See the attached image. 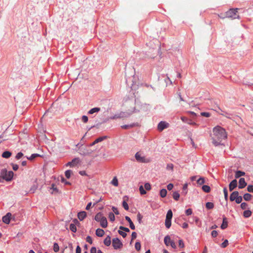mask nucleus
<instances>
[{
    "mask_svg": "<svg viewBox=\"0 0 253 253\" xmlns=\"http://www.w3.org/2000/svg\"><path fill=\"white\" fill-rule=\"evenodd\" d=\"M238 8H231L225 12V17L230 18L231 19L239 18V16L237 14Z\"/></svg>",
    "mask_w": 253,
    "mask_h": 253,
    "instance_id": "2",
    "label": "nucleus"
},
{
    "mask_svg": "<svg viewBox=\"0 0 253 253\" xmlns=\"http://www.w3.org/2000/svg\"><path fill=\"white\" fill-rule=\"evenodd\" d=\"M111 237L109 236H108L104 240V244L106 246H109L111 245Z\"/></svg>",
    "mask_w": 253,
    "mask_h": 253,
    "instance_id": "23",
    "label": "nucleus"
},
{
    "mask_svg": "<svg viewBox=\"0 0 253 253\" xmlns=\"http://www.w3.org/2000/svg\"><path fill=\"white\" fill-rule=\"evenodd\" d=\"M227 226H228L227 219V218L224 216L223 217L222 223L220 227L222 229H225L227 227Z\"/></svg>",
    "mask_w": 253,
    "mask_h": 253,
    "instance_id": "15",
    "label": "nucleus"
},
{
    "mask_svg": "<svg viewBox=\"0 0 253 253\" xmlns=\"http://www.w3.org/2000/svg\"><path fill=\"white\" fill-rule=\"evenodd\" d=\"M227 133L223 128L216 126L213 128L212 143L215 146L222 145L221 141L227 138Z\"/></svg>",
    "mask_w": 253,
    "mask_h": 253,
    "instance_id": "1",
    "label": "nucleus"
},
{
    "mask_svg": "<svg viewBox=\"0 0 253 253\" xmlns=\"http://www.w3.org/2000/svg\"><path fill=\"white\" fill-rule=\"evenodd\" d=\"M139 190L140 193L141 195H144L146 193V192L145 190V189H144V187L142 185H141L139 187Z\"/></svg>",
    "mask_w": 253,
    "mask_h": 253,
    "instance_id": "42",
    "label": "nucleus"
},
{
    "mask_svg": "<svg viewBox=\"0 0 253 253\" xmlns=\"http://www.w3.org/2000/svg\"><path fill=\"white\" fill-rule=\"evenodd\" d=\"M72 173V171L71 170H67L65 172V175L67 178H70L71 174Z\"/></svg>",
    "mask_w": 253,
    "mask_h": 253,
    "instance_id": "37",
    "label": "nucleus"
},
{
    "mask_svg": "<svg viewBox=\"0 0 253 253\" xmlns=\"http://www.w3.org/2000/svg\"><path fill=\"white\" fill-rule=\"evenodd\" d=\"M127 199H128V197L126 196H124V201L122 203V205H123L124 208L126 211L128 210L129 209L128 205L126 202V201L127 200Z\"/></svg>",
    "mask_w": 253,
    "mask_h": 253,
    "instance_id": "18",
    "label": "nucleus"
},
{
    "mask_svg": "<svg viewBox=\"0 0 253 253\" xmlns=\"http://www.w3.org/2000/svg\"><path fill=\"white\" fill-rule=\"evenodd\" d=\"M135 248L136 250L139 251L141 249V244L139 242H136L135 244Z\"/></svg>",
    "mask_w": 253,
    "mask_h": 253,
    "instance_id": "40",
    "label": "nucleus"
},
{
    "mask_svg": "<svg viewBox=\"0 0 253 253\" xmlns=\"http://www.w3.org/2000/svg\"><path fill=\"white\" fill-rule=\"evenodd\" d=\"M104 217L102 213L98 212L96 214L94 219L96 221L99 222Z\"/></svg>",
    "mask_w": 253,
    "mask_h": 253,
    "instance_id": "21",
    "label": "nucleus"
},
{
    "mask_svg": "<svg viewBox=\"0 0 253 253\" xmlns=\"http://www.w3.org/2000/svg\"><path fill=\"white\" fill-rule=\"evenodd\" d=\"M120 229V230H122L123 231H124L125 232H129L130 231H129V229L127 228V227H125L124 226H121L120 227H119Z\"/></svg>",
    "mask_w": 253,
    "mask_h": 253,
    "instance_id": "49",
    "label": "nucleus"
},
{
    "mask_svg": "<svg viewBox=\"0 0 253 253\" xmlns=\"http://www.w3.org/2000/svg\"><path fill=\"white\" fill-rule=\"evenodd\" d=\"M137 237V234L135 232H133L131 234V241L135 239Z\"/></svg>",
    "mask_w": 253,
    "mask_h": 253,
    "instance_id": "63",
    "label": "nucleus"
},
{
    "mask_svg": "<svg viewBox=\"0 0 253 253\" xmlns=\"http://www.w3.org/2000/svg\"><path fill=\"white\" fill-rule=\"evenodd\" d=\"M169 124L166 123V122L161 121L160 122L158 125V129L161 131L163 130L165 128H166L168 127Z\"/></svg>",
    "mask_w": 253,
    "mask_h": 253,
    "instance_id": "7",
    "label": "nucleus"
},
{
    "mask_svg": "<svg viewBox=\"0 0 253 253\" xmlns=\"http://www.w3.org/2000/svg\"><path fill=\"white\" fill-rule=\"evenodd\" d=\"M245 175V172L241 170H237L235 173V177L236 178H239L242 176Z\"/></svg>",
    "mask_w": 253,
    "mask_h": 253,
    "instance_id": "24",
    "label": "nucleus"
},
{
    "mask_svg": "<svg viewBox=\"0 0 253 253\" xmlns=\"http://www.w3.org/2000/svg\"><path fill=\"white\" fill-rule=\"evenodd\" d=\"M23 154L22 152H19L17 154V155L15 156V158L17 160L20 159V158L23 157Z\"/></svg>",
    "mask_w": 253,
    "mask_h": 253,
    "instance_id": "50",
    "label": "nucleus"
},
{
    "mask_svg": "<svg viewBox=\"0 0 253 253\" xmlns=\"http://www.w3.org/2000/svg\"><path fill=\"white\" fill-rule=\"evenodd\" d=\"M100 225L103 228H106L107 227L108 222L107 219L105 217H103L100 221Z\"/></svg>",
    "mask_w": 253,
    "mask_h": 253,
    "instance_id": "16",
    "label": "nucleus"
},
{
    "mask_svg": "<svg viewBox=\"0 0 253 253\" xmlns=\"http://www.w3.org/2000/svg\"><path fill=\"white\" fill-rule=\"evenodd\" d=\"M185 214L188 216L192 214V210L191 209H188L185 211Z\"/></svg>",
    "mask_w": 253,
    "mask_h": 253,
    "instance_id": "48",
    "label": "nucleus"
},
{
    "mask_svg": "<svg viewBox=\"0 0 253 253\" xmlns=\"http://www.w3.org/2000/svg\"><path fill=\"white\" fill-rule=\"evenodd\" d=\"M237 186V181L236 179L233 180L229 185L230 191H232Z\"/></svg>",
    "mask_w": 253,
    "mask_h": 253,
    "instance_id": "10",
    "label": "nucleus"
},
{
    "mask_svg": "<svg viewBox=\"0 0 253 253\" xmlns=\"http://www.w3.org/2000/svg\"><path fill=\"white\" fill-rule=\"evenodd\" d=\"M86 241L87 242H88V243H89L90 244H92V238L89 236H88L86 237Z\"/></svg>",
    "mask_w": 253,
    "mask_h": 253,
    "instance_id": "53",
    "label": "nucleus"
},
{
    "mask_svg": "<svg viewBox=\"0 0 253 253\" xmlns=\"http://www.w3.org/2000/svg\"><path fill=\"white\" fill-rule=\"evenodd\" d=\"M100 110V108L99 107H95L90 109L88 112V114H93L95 113H98Z\"/></svg>",
    "mask_w": 253,
    "mask_h": 253,
    "instance_id": "22",
    "label": "nucleus"
},
{
    "mask_svg": "<svg viewBox=\"0 0 253 253\" xmlns=\"http://www.w3.org/2000/svg\"><path fill=\"white\" fill-rule=\"evenodd\" d=\"M79 162V159L78 158H74L72 160V161L69 162L66 164V166H70L71 167H73L75 166Z\"/></svg>",
    "mask_w": 253,
    "mask_h": 253,
    "instance_id": "8",
    "label": "nucleus"
},
{
    "mask_svg": "<svg viewBox=\"0 0 253 253\" xmlns=\"http://www.w3.org/2000/svg\"><path fill=\"white\" fill-rule=\"evenodd\" d=\"M109 218L111 221H114L115 219L114 214L113 212H110L109 213Z\"/></svg>",
    "mask_w": 253,
    "mask_h": 253,
    "instance_id": "39",
    "label": "nucleus"
},
{
    "mask_svg": "<svg viewBox=\"0 0 253 253\" xmlns=\"http://www.w3.org/2000/svg\"><path fill=\"white\" fill-rule=\"evenodd\" d=\"M206 207L209 210L212 209L214 207V204L211 202H207L206 204Z\"/></svg>",
    "mask_w": 253,
    "mask_h": 253,
    "instance_id": "34",
    "label": "nucleus"
},
{
    "mask_svg": "<svg viewBox=\"0 0 253 253\" xmlns=\"http://www.w3.org/2000/svg\"><path fill=\"white\" fill-rule=\"evenodd\" d=\"M143 218V216L139 212L137 215V219L138 222L140 224L142 222V219Z\"/></svg>",
    "mask_w": 253,
    "mask_h": 253,
    "instance_id": "45",
    "label": "nucleus"
},
{
    "mask_svg": "<svg viewBox=\"0 0 253 253\" xmlns=\"http://www.w3.org/2000/svg\"><path fill=\"white\" fill-rule=\"evenodd\" d=\"M170 241V237L169 235L166 236L164 238V243L167 246L169 245Z\"/></svg>",
    "mask_w": 253,
    "mask_h": 253,
    "instance_id": "28",
    "label": "nucleus"
},
{
    "mask_svg": "<svg viewBox=\"0 0 253 253\" xmlns=\"http://www.w3.org/2000/svg\"><path fill=\"white\" fill-rule=\"evenodd\" d=\"M217 234V232L216 230H213L211 233V235L213 238L216 237Z\"/></svg>",
    "mask_w": 253,
    "mask_h": 253,
    "instance_id": "59",
    "label": "nucleus"
},
{
    "mask_svg": "<svg viewBox=\"0 0 253 253\" xmlns=\"http://www.w3.org/2000/svg\"><path fill=\"white\" fill-rule=\"evenodd\" d=\"M70 229L73 232H76L77 231V228L76 225L73 224L71 223L70 225Z\"/></svg>",
    "mask_w": 253,
    "mask_h": 253,
    "instance_id": "36",
    "label": "nucleus"
},
{
    "mask_svg": "<svg viewBox=\"0 0 253 253\" xmlns=\"http://www.w3.org/2000/svg\"><path fill=\"white\" fill-rule=\"evenodd\" d=\"M241 208L242 210H246L248 208V204L246 203H242L241 204Z\"/></svg>",
    "mask_w": 253,
    "mask_h": 253,
    "instance_id": "46",
    "label": "nucleus"
},
{
    "mask_svg": "<svg viewBox=\"0 0 253 253\" xmlns=\"http://www.w3.org/2000/svg\"><path fill=\"white\" fill-rule=\"evenodd\" d=\"M247 190L249 192L253 193V185H249L247 187Z\"/></svg>",
    "mask_w": 253,
    "mask_h": 253,
    "instance_id": "58",
    "label": "nucleus"
},
{
    "mask_svg": "<svg viewBox=\"0 0 253 253\" xmlns=\"http://www.w3.org/2000/svg\"><path fill=\"white\" fill-rule=\"evenodd\" d=\"M243 198L245 201H249L251 200L252 195L249 193H246L244 195Z\"/></svg>",
    "mask_w": 253,
    "mask_h": 253,
    "instance_id": "32",
    "label": "nucleus"
},
{
    "mask_svg": "<svg viewBox=\"0 0 253 253\" xmlns=\"http://www.w3.org/2000/svg\"><path fill=\"white\" fill-rule=\"evenodd\" d=\"M135 158L137 162L141 163H147V161H146V159L144 157L141 156L139 152H137L135 155Z\"/></svg>",
    "mask_w": 253,
    "mask_h": 253,
    "instance_id": "6",
    "label": "nucleus"
},
{
    "mask_svg": "<svg viewBox=\"0 0 253 253\" xmlns=\"http://www.w3.org/2000/svg\"><path fill=\"white\" fill-rule=\"evenodd\" d=\"M118 233H119V234L120 235L122 236V237L123 238H125L126 236V235H127V234H126V232H124L123 231H121V230H119L118 231Z\"/></svg>",
    "mask_w": 253,
    "mask_h": 253,
    "instance_id": "54",
    "label": "nucleus"
},
{
    "mask_svg": "<svg viewBox=\"0 0 253 253\" xmlns=\"http://www.w3.org/2000/svg\"><path fill=\"white\" fill-rule=\"evenodd\" d=\"M223 193L224 195V198L226 201L228 200V191L226 187L223 188Z\"/></svg>",
    "mask_w": 253,
    "mask_h": 253,
    "instance_id": "41",
    "label": "nucleus"
},
{
    "mask_svg": "<svg viewBox=\"0 0 253 253\" xmlns=\"http://www.w3.org/2000/svg\"><path fill=\"white\" fill-rule=\"evenodd\" d=\"M205 182V178L204 177H200L197 180V183L198 185H201L203 184Z\"/></svg>",
    "mask_w": 253,
    "mask_h": 253,
    "instance_id": "35",
    "label": "nucleus"
},
{
    "mask_svg": "<svg viewBox=\"0 0 253 253\" xmlns=\"http://www.w3.org/2000/svg\"><path fill=\"white\" fill-rule=\"evenodd\" d=\"M173 168V165L172 164H169L167 165V169H168L172 170Z\"/></svg>",
    "mask_w": 253,
    "mask_h": 253,
    "instance_id": "64",
    "label": "nucleus"
},
{
    "mask_svg": "<svg viewBox=\"0 0 253 253\" xmlns=\"http://www.w3.org/2000/svg\"><path fill=\"white\" fill-rule=\"evenodd\" d=\"M247 183L245 181V179L244 178H240L239 181V186L238 187L239 189H243L247 185Z\"/></svg>",
    "mask_w": 253,
    "mask_h": 253,
    "instance_id": "11",
    "label": "nucleus"
},
{
    "mask_svg": "<svg viewBox=\"0 0 253 253\" xmlns=\"http://www.w3.org/2000/svg\"><path fill=\"white\" fill-rule=\"evenodd\" d=\"M167 191L166 189H162L160 190V195L162 198H164L167 196Z\"/></svg>",
    "mask_w": 253,
    "mask_h": 253,
    "instance_id": "27",
    "label": "nucleus"
},
{
    "mask_svg": "<svg viewBox=\"0 0 253 253\" xmlns=\"http://www.w3.org/2000/svg\"><path fill=\"white\" fill-rule=\"evenodd\" d=\"M82 120L84 123H86L88 121V117L84 115L82 117Z\"/></svg>",
    "mask_w": 253,
    "mask_h": 253,
    "instance_id": "56",
    "label": "nucleus"
},
{
    "mask_svg": "<svg viewBox=\"0 0 253 253\" xmlns=\"http://www.w3.org/2000/svg\"><path fill=\"white\" fill-rule=\"evenodd\" d=\"M41 155L40 154H33L31 155V156L29 157H27V159L30 160V161H32L34 159H35L37 157H40Z\"/></svg>",
    "mask_w": 253,
    "mask_h": 253,
    "instance_id": "30",
    "label": "nucleus"
},
{
    "mask_svg": "<svg viewBox=\"0 0 253 253\" xmlns=\"http://www.w3.org/2000/svg\"><path fill=\"white\" fill-rule=\"evenodd\" d=\"M172 217V212L171 210H169L167 213L165 220V226L167 228L169 229L171 226V220Z\"/></svg>",
    "mask_w": 253,
    "mask_h": 253,
    "instance_id": "4",
    "label": "nucleus"
},
{
    "mask_svg": "<svg viewBox=\"0 0 253 253\" xmlns=\"http://www.w3.org/2000/svg\"><path fill=\"white\" fill-rule=\"evenodd\" d=\"M139 126V124L136 123H132L130 125H123V126H121V127L123 129H129L130 128L133 127L134 126Z\"/></svg>",
    "mask_w": 253,
    "mask_h": 253,
    "instance_id": "13",
    "label": "nucleus"
},
{
    "mask_svg": "<svg viewBox=\"0 0 253 253\" xmlns=\"http://www.w3.org/2000/svg\"><path fill=\"white\" fill-rule=\"evenodd\" d=\"M178 245L180 248H183L184 247V244L182 240L178 241Z\"/></svg>",
    "mask_w": 253,
    "mask_h": 253,
    "instance_id": "57",
    "label": "nucleus"
},
{
    "mask_svg": "<svg viewBox=\"0 0 253 253\" xmlns=\"http://www.w3.org/2000/svg\"><path fill=\"white\" fill-rule=\"evenodd\" d=\"M107 138V136H103L99 137L95 140V143H97L98 142H101L103 140L106 139Z\"/></svg>",
    "mask_w": 253,
    "mask_h": 253,
    "instance_id": "33",
    "label": "nucleus"
},
{
    "mask_svg": "<svg viewBox=\"0 0 253 253\" xmlns=\"http://www.w3.org/2000/svg\"><path fill=\"white\" fill-rule=\"evenodd\" d=\"M113 211L117 215L119 214V211L118 210V209L115 207H113L112 208Z\"/></svg>",
    "mask_w": 253,
    "mask_h": 253,
    "instance_id": "60",
    "label": "nucleus"
},
{
    "mask_svg": "<svg viewBox=\"0 0 253 253\" xmlns=\"http://www.w3.org/2000/svg\"><path fill=\"white\" fill-rule=\"evenodd\" d=\"M252 215V211L250 210H246L243 212V216L245 218H248Z\"/></svg>",
    "mask_w": 253,
    "mask_h": 253,
    "instance_id": "26",
    "label": "nucleus"
},
{
    "mask_svg": "<svg viewBox=\"0 0 253 253\" xmlns=\"http://www.w3.org/2000/svg\"><path fill=\"white\" fill-rule=\"evenodd\" d=\"M61 182L64 183L66 185H71V183L69 181H67L64 177L61 178Z\"/></svg>",
    "mask_w": 253,
    "mask_h": 253,
    "instance_id": "61",
    "label": "nucleus"
},
{
    "mask_svg": "<svg viewBox=\"0 0 253 253\" xmlns=\"http://www.w3.org/2000/svg\"><path fill=\"white\" fill-rule=\"evenodd\" d=\"M235 200L237 204H240L242 201V197L238 195V196L236 197V199Z\"/></svg>",
    "mask_w": 253,
    "mask_h": 253,
    "instance_id": "44",
    "label": "nucleus"
},
{
    "mask_svg": "<svg viewBox=\"0 0 253 253\" xmlns=\"http://www.w3.org/2000/svg\"><path fill=\"white\" fill-rule=\"evenodd\" d=\"M201 115L206 117H209L211 116V114L209 112H202L201 113Z\"/></svg>",
    "mask_w": 253,
    "mask_h": 253,
    "instance_id": "55",
    "label": "nucleus"
},
{
    "mask_svg": "<svg viewBox=\"0 0 253 253\" xmlns=\"http://www.w3.org/2000/svg\"><path fill=\"white\" fill-rule=\"evenodd\" d=\"M11 165L12 166V169L16 171L18 169L19 166L18 165L14 164H12Z\"/></svg>",
    "mask_w": 253,
    "mask_h": 253,
    "instance_id": "62",
    "label": "nucleus"
},
{
    "mask_svg": "<svg viewBox=\"0 0 253 253\" xmlns=\"http://www.w3.org/2000/svg\"><path fill=\"white\" fill-rule=\"evenodd\" d=\"M181 120L184 123H187L188 124L192 125H196V123L193 122L191 120L185 117H181Z\"/></svg>",
    "mask_w": 253,
    "mask_h": 253,
    "instance_id": "12",
    "label": "nucleus"
},
{
    "mask_svg": "<svg viewBox=\"0 0 253 253\" xmlns=\"http://www.w3.org/2000/svg\"><path fill=\"white\" fill-rule=\"evenodd\" d=\"M126 220L129 222V227L132 230H134L135 228V225L131 221L130 218L127 216L125 217Z\"/></svg>",
    "mask_w": 253,
    "mask_h": 253,
    "instance_id": "17",
    "label": "nucleus"
},
{
    "mask_svg": "<svg viewBox=\"0 0 253 253\" xmlns=\"http://www.w3.org/2000/svg\"><path fill=\"white\" fill-rule=\"evenodd\" d=\"M104 231L103 229L98 228L96 230V235L98 237H102L104 235Z\"/></svg>",
    "mask_w": 253,
    "mask_h": 253,
    "instance_id": "20",
    "label": "nucleus"
},
{
    "mask_svg": "<svg viewBox=\"0 0 253 253\" xmlns=\"http://www.w3.org/2000/svg\"><path fill=\"white\" fill-rule=\"evenodd\" d=\"M187 187L188 184L187 183L184 184L183 186V192L185 195L187 193Z\"/></svg>",
    "mask_w": 253,
    "mask_h": 253,
    "instance_id": "47",
    "label": "nucleus"
},
{
    "mask_svg": "<svg viewBox=\"0 0 253 253\" xmlns=\"http://www.w3.org/2000/svg\"><path fill=\"white\" fill-rule=\"evenodd\" d=\"M59 250V247L58 244L56 243H54L53 244V251L54 252L57 253Z\"/></svg>",
    "mask_w": 253,
    "mask_h": 253,
    "instance_id": "38",
    "label": "nucleus"
},
{
    "mask_svg": "<svg viewBox=\"0 0 253 253\" xmlns=\"http://www.w3.org/2000/svg\"><path fill=\"white\" fill-rule=\"evenodd\" d=\"M180 195L177 191H175L172 194V197L175 201L179 200Z\"/></svg>",
    "mask_w": 253,
    "mask_h": 253,
    "instance_id": "29",
    "label": "nucleus"
},
{
    "mask_svg": "<svg viewBox=\"0 0 253 253\" xmlns=\"http://www.w3.org/2000/svg\"><path fill=\"white\" fill-rule=\"evenodd\" d=\"M1 174L3 175L6 181H9L12 179L14 173L12 171H7L6 169H3L1 171Z\"/></svg>",
    "mask_w": 253,
    "mask_h": 253,
    "instance_id": "3",
    "label": "nucleus"
},
{
    "mask_svg": "<svg viewBox=\"0 0 253 253\" xmlns=\"http://www.w3.org/2000/svg\"><path fill=\"white\" fill-rule=\"evenodd\" d=\"M123 243L118 238H114L112 240V246L114 249L118 250L121 249L123 247Z\"/></svg>",
    "mask_w": 253,
    "mask_h": 253,
    "instance_id": "5",
    "label": "nucleus"
},
{
    "mask_svg": "<svg viewBox=\"0 0 253 253\" xmlns=\"http://www.w3.org/2000/svg\"><path fill=\"white\" fill-rule=\"evenodd\" d=\"M86 216V213L84 211H80L78 213V217L80 221L83 220Z\"/></svg>",
    "mask_w": 253,
    "mask_h": 253,
    "instance_id": "14",
    "label": "nucleus"
},
{
    "mask_svg": "<svg viewBox=\"0 0 253 253\" xmlns=\"http://www.w3.org/2000/svg\"><path fill=\"white\" fill-rule=\"evenodd\" d=\"M144 187L146 190H150L151 188V185L149 183H146L144 184Z\"/></svg>",
    "mask_w": 253,
    "mask_h": 253,
    "instance_id": "51",
    "label": "nucleus"
},
{
    "mask_svg": "<svg viewBox=\"0 0 253 253\" xmlns=\"http://www.w3.org/2000/svg\"><path fill=\"white\" fill-rule=\"evenodd\" d=\"M11 214L10 212H8L5 215L2 217V221L6 224H8L10 221V217Z\"/></svg>",
    "mask_w": 253,
    "mask_h": 253,
    "instance_id": "9",
    "label": "nucleus"
},
{
    "mask_svg": "<svg viewBox=\"0 0 253 253\" xmlns=\"http://www.w3.org/2000/svg\"><path fill=\"white\" fill-rule=\"evenodd\" d=\"M202 190H203L204 192H206V193H209V192H210V191H211V188H210V187L209 186H208V185H203V186H202Z\"/></svg>",
    "mask_w": 253,
    "mask_h": 253,
    "instance_id": "31",
    "label": "nucleus"
},
{
    "mask_svg": "<svg viewBox=\"0 0 253 253\" xmlns=\"http://www.w3.org/2000/svg\"><path fill=\"white\" fill-rule=\"evenodd\" d=\"M228 245V241L227 240H225L222 244L221 247L224 248L227 246Z\"/></svg>",
    "mask_w": 253,
    "mask_h": 253,
    "instance_id": "52",
    "label": "nucleus"
},
{
    "mask_svg": "<svg viewBox=\"0 0 253 253\" xmlns=\"http://www.w3.org/2000/svg\"><path fill=\"white\" fill-rule=\"evenodd\" d=\"M111 183L114 186H117L118 185V181L117 178L116 177H115L112 180Z\"/></svg>",
    "mask_w": 253,
    "mask_h": 253,
    "instance_id": "43",
    "label": "nucleus"
},
{
    "mask_svg": "<svg viewBox=\"0 0 253 253\" xmlns=\"http://www.w3.org/2000/svg\"><path fill=\"white\" fill-rule=\"evenodd\" d=\"M238 195H239V192L238 191L233 192L230 195V200L231 201H234L236 199V197L238 196Z\"/></svg>",
    "mask_w": 253,
    "mask_h": 253,
    "instance_id": "19",
    "label": "nucleus"
},
{
    "mask_svg": "<svg viewBox=\"0 0 253 253\" xmlns=\"http://www.w3.org/2000/svg\"><path fill=\"white\" fill-rule=\"evenodd\" d=\"M12 155V153L8 151H4L2 154V157L4 158H9Z\"/></svg>",
    "mask_w": 253,
    "mask_h": 253,
    "instance_id": "25",
    "label": "nucleus"
}]
</instances>
